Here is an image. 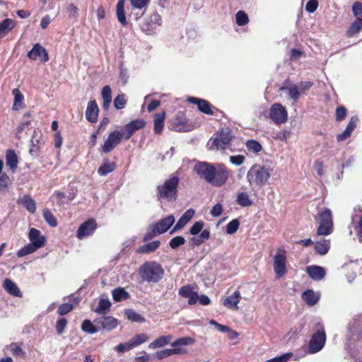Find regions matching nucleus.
I'll list each match as a JSON object with an SVG mask.
<instances>
[{
    "mask_svg": "<svg viewBox=\"0 0 362 362\" xmlns=\"http://www.w3.org/2000/svg\"><path fill=\"white\" fill-rule=\"evenodd\" d=\"M194 172L199 178L215 187L224 185L229 177L228 171L223 165L217 167L207 162H198L194 167Z\"/></svg>",
    "mask_w": 362,
    "mask_h": 362,
    "instance_id": "obj_1",
    "label": "nucleus"
},
{
    "mask_svg": "<svg viewBox=\"0 0 362 362\" xmlns=\"http://www.w3.org/2000/svg\"><path fill=\"white\" fill-rule=\"evenodd\" d=\"M112 303L107 298L100 297L98 305L92 310L99 317L95 320V322L102 326L103 329L111 330L113 328V316L110 313Z\"/></svg>",
    "mask_w": 362,
    "mask_h": 362,
    "instance_id": "obj_2",
    "label": "nucleus"
},
{
    "mask_svg": "<svg viewBox=\"0 0 362 362\" xmlns=\"http://www.w3.org/2000/svg\"><path fill=\"white\" fill-rule=\"evenodd\" d=\"M180 179L173 176L167 179L161 185L157 186L156 197L160 201L175 202L177 197V188Z\"/></svg>",
    "mask_w": 362,
    "mask_h": 362,
    "instance_id": "obj_3",
    "label": "nucleus"
},
{
    "mask_svg": "<svg viewBox=\"0 0 362 362\" xmlns=\"http://www.w3.org/2000/svg\"><path fill=\"white\" fill-rule=\"evenodd\" d=\"M139 274L144 281L158 283L163 277L164 269L157 262H146L139 267Z\"/></svg>",
    "mask_w": 362,
    "mask_h": 362,
    "instance_id": "obj_4",
    "label": "nucleus"
},
{
    "mask_svg": "<svg viewBox=\"0 0 362 362\" xmlns=\"http://www.w3.org/2000/svg\"><path fill=\"white\" fill-rule=\"evenodd\" d=\"M195 340L190 337H180L170 344L173 349H166L158 351L154 354V357L158 360L170 357L173 355H181L187 353V349L182 346L192 345L194 344Z\"/></svg>",
    "mask_w": 362,
    "mask_h": 362,
    "instance_id": "obj_5",
    "label": "nucleus"
},
{
    "mask_svg": "<svg viewBox=\"0 0 362 362\" xmlns=\"http://www.w3.org/2000/svg\"><path fill=\"white\" fill-rule=\"evenodd\" d=\"M270 178L269 168L259 165H252L247 173V180L251 187H263Z\"/></svg>",
    "mask_w": 362,
    "mask_h": 362,
    "instance_id": "obj_6",
    "label": "nucleus"
},
{
    "mask_svg": "<svg viewBox=\"0 0 362 362\" xmlns=\"http://www.w3.org/2000/svg\"><path fill=\"white\" fill-rule=\"evenodd\" d=\"M317 331L312 336L308 344V353L315 354L322 349L326 341L324 325L321 321L316 323Z\"/></svg>",
    "mask_w": 362,
    "mask_h": 362,
    "instance_id": "obj_7",
    "label": "nucleus"
},
{
    "mask_svg": "<svg viewBox=\"0 0 362 362\" xmlns=\"http://www.w3.org/2000/svg\"><path fill=\"white\" fill-rule=\"evenodd\" d=\"M319 226L317 235L327 236L333 232V220L332 211L329 209H325L317 214Z\"/></svg>",
    "mask_w": 362,
    "mask_h": 362,
    "instance_id": "obj_8",
    "label": "nucleus"
},
{
    "mask_svg": "<svg viewBox=\"0 0 362 362\" xmlns=\"http://www.w3.org/2000/svg\"><path fill=\"white\" fill-rule=\"evenodd\" d=\"M233 135L230 129L221 130L217 132L214 138H211L208 146L210 149H226L228 147L232 140Z\"/></svg>",
    "mask_w": 362,
    "mask_h": 362,
    "instance_id": "obj_9",
    "label": "nucleus"
},
{
    "mask_svg": "<svg viewBox=\"0 0 362 362\" xmlns=\"http://www.w3.org/2000/svg\"><path fill=\"white\" fill-rule=\"evenodd\" d=\"M268 114L269 118L276 124H284L288 120L287 110L281 103L273 104Z\"/></svg>",
    "mask_w": 362,
    "mask_h": 362,
    "instance_id": "obj_10",
    "label": "nucleus"
},
{
    "mask_svg": "<svg viewBox=\"0 0 362 362\" xmlns=\"http://www.w3.org/2000/svg\"><path fill=\"white\" fill-rule=\"evenodd\" d=\"M161 25V16L158 13H153L144 20L141 24V29L146 35H153Z\"/></svg>",
    "mask_w": 362,
    "mask_h": 362,
    "instance_id": "obj_11",
    "label": "nucleus"
},
{
    "mask_svg": "<svg viewBox=\"0 0 362 362\" xmlns=\"http://www.w3.org/2000/svg\"><path fill=\"white\" fill-rule=\"evenodd\" d=\"M274 270L277 278H281L286 272V250L279 247L274 257Z\"/></svg>",
    "mask_w": 362,
    "mask_h": 362,
    "instance_id": "obj_12",
    "label": "nucleus"
},
{
    "mask_svg": "<svg viewBox=\"0 0 362 362\" xmlns=\"http://www.w3.org/2000/svg\"><path fill=\"white\" fill-rule=\"evenodd\" d=\"M98 227L95 219L90 218L83 222L76 231V237L79 240H83L93 235Z\"/></svg>",
    "mask_w": 362,
    "mask_h": 362,
    "instance_id": "obj_13",
    "label": "nucleus"
},
{
    "mask_svg": "<svg viewBox=\"0 0 362 362\" xmlns=\"http://www.w3.org/2000/svg\"><path fill=\"white\" fill-rule=\"evenodd\" d=\"M27 57L33 61H40L42 63H45L49 61V55L45 49L39 43H35L30 51L27 54Z\"/></svg>",
    "mask_w": 362,
    "mask_h": 362,
    "instance_id": "obj_14",
    "label": "nucleus"
},
{
    "mask_svg": "<svg viewBox=\"0 0 362 362\" xmlns=\"http://www.w3.org/2000/svg\"><path fill=\"white\" fill-rule=\"evenodd\" d=\"M280 90L285 91L287 93L288 98L293 100V103H296L300 97V91L298 85L291 83L288 79H286L283 82Z\"/></svg>",
    "mask_w": 362,
    "mask_h": 362,
    "instance_id": "obj_15",
    "label": "nucleus"
},
{
    "mask_svg": "<svg viewBox=\"0 0 362 362\" xmlns=\"http://www.w3.org/2000/svg\"><path fill=\"white\" fill-rule=\"evenodd\" d=\"M170 128L176 132H189V125L187 124V120L182 113H179L170 123Z\"/></svg>",
    "mask_w": 362,
    "mask_h": 362,
    "instance_id": "obj_16",
    "label": "nucleus"
},
{
    "mask_svg": "<svg viewBox=\"0 0 362 362\" xmlns=\"http://www.w3.org/2000/svg\"><path fill=\"white\" fill-rule=\"evenodd\" d=\"M145 121L141 119H134L128 123L124 127V139L128 140L131 138L133 134L142 129L145 126Z\"/></svg>",
    "mask_w": 362,
    "mask_h": 362,
    "instance_id": "obj_17",
    "label": "nucleus"
},
{
    "mask_svg": "<svg viewBox=\"0 0 362 362\" xmlns=\"http://www.w3.org/2000/svg\"><path fill=\"white\" fill-rule=\"evenodd\" d=\"M187 101L189 103L197 105V108L200 112L209 115H214V112L211 108V104L207 100L194 97H189L187 98Z\"/></svg>",
    "mask_w": 362,
    "mask_h": 362,
    "instance_id": "obj_18",
    "label": "nucleus"
},
{
    "mask_svg": "<svg viewBox=\"0 0 362 362\" xmlns=\"http://www.w3.org/2000/svg\"><path fill=\"white\" fill-rule=\"evenodd\" d=\"M178 293L182 298H188V303L189 305H194L198 300V295L193 291L190 285L182 286L179 289Z\"/></svg>",
    "mask_w": 362,
    "mask_h": 362,
    "instance_id": "obj_19",
    "label": "nucleus"
},
{
    "mask_svg": "<svg viewBox=\"0 0 362 362\" xmlns=\"http://www.w3.org/2000/svg\"><path fill=\"white\" fill-rule=\"evenodd\" d=\"M240 300L241 296L240 291H235L223 300V305L230 310H238V303L240 302Z\"/></svg>",
    "mask_w": 362,
    "mask_h": 362,
    "instance_id": "obj_20",
    "label": "nucleus"
},
{
    "mask_svg": "<svg viewBox=\"0 0 362 362\" xmlns=\"http://www.w3.org/2000/svg\"><path fill=\"white\" fill-rule=\"evenodd\" d=\"M195 211L193 209H187L179 218L170 233L173 234L175 231L182 228L194 216Z\"/></svg>",
    "mask_w": 362,
    "mask_h": 362,
    "instance_id": "obj_21",
    "label": "nucleus"
},
{
    "mask_svg": "<svg viewBox=\"0 0 362 362\" xmlns=\"http://www.w3.org/2000/svg\"><path fill=\"white\" fill-rule=\"evenodd\" d=\"M99 108L95 100L88 102L86 110V118L90 123H95L98 121Z\"/></svg>",
    "mask_w": 362,
    "mask_h": 362,
    "instance_id": "obj_22",
    "label": "nucleus"
},
{
    "mask_svg": "<svg viewBox=\"0 0 362 362\" xmlns=\"http://www.w3.org/2000/svg\"><path fill=\"white\" fill-rule=\"evenodd\" d=\"M306 272L314 281L323 279L326 274L325 269L320 266L310 265L306 267Z\"/></svg>",
    "mask_w": 362,
    "mask_h": 362,
    "instance_id": "obj_23",
    "label": "nucleus"
},
{
    "mask_svg": "<svg viewBox=\"0 0 362 362\" xmlns=\"http://www.w3.org/2000/svg\"><path fill=\"white\" fill-rule=\"evenodd\" d=\"M175 223V217L173 215H169L164 218L160 220L158 223L153 224L158 234L165 233Z\"/></svg>",
    "mask_w": 362,
    "mask_h": 362,
    "instance_id": "obj_24",
    "label": "nucleus"
},
{
    "mask_svg": "<svg viewBox=\"0 0 362 362\" xmlns=\"http://www.w3.org/2000/svg\"><path fill=\"white\" fill-rule=\"evenodd\" d=\"M358 119L356 117H352L349 120L345 130L339 134L337 136L338 141H342L348 139L352 134L353 131L356 129Z\"/></svg>",
    "mask_w": 362,
    "mask_h": 362,
    "instance_id": "obj_25",
    "label": "nucleus"
},
{
    "mask_svg": "<svg viewBox=\"0 0 362 362\" xmlns=\"http://www.w3.org/2000/svg\"><path fill=\"white\" fill-rule=\"evenodd\" d=\"M28 239L30 243H35L41 247H44L46 243L45 237L41 234L39 230L34 228L30 229Z\"/></svg>",
    "mask_w": 362,
    "mask_h": 362,
    "instance_id": "obj_26",
    "label": "nucleus"
},
{
    "mask_svg": "<svg viewBox=\"0 0 362 362\" xmlns=\"http://www.w3.org/2000/svg\"><path fill=\"white\" fill-rule=\"evenodd\" d=\"M3 287L5 291L11 296L21 297L22 293L17 285L9 279H6L3 282Z\"/></svg>",
    "mask_w": 362,
    "mask_h": 362,
    "instance_id": "obj_27",
    "label": "nucleus"
},
{
    "mask_svg": "<svg viewBox=\"0 0 362 362\" xmlns=\"http://www.w3.org/2000/svg\"><path fill=\"white\" fill-rule=\"evenodd\" d=\"M302 298L308 305L313 306L318 302L320 295L313 290L308 289L303 293Z\"/></svg>",
    "mask_w": 362,
    "mask_h": 362,
    "instance_id": "obj_28",
    "label": "nucleus"
},
{
    "mask_svg": "<svg viewBox=\"0 0 362 362\" xmlns=\"http://www.w3.org/2000/svg\"><path fill=\"white\" fill-rule=\"evenodd\" d=\"M101 329H103L102 326L95 323V321L92 322L89 320H84L81 324V329L88 334H95Z\"/></svg>",
    "mask_w": 362,
    "mask_h": 362,
    "instance_id": "obj_29",
    "label": "nucleus"
},
{
    "mask_svg": "<svg viewBox=\"0 0 362 362\" xmlns=\"http://www.w3.org/2000/svg\"><path fill=\"white\" fill-rule=\"evenodd\" d=\"M16 23L11 18H6L0 22V37H5L16 26Z\"/></svg>",
    "mask_w": 362,
    "mask_h": 362,
    "instance_id": "obj_30",
    "label": "nucleus"
},
{
    "mask_svg": "<svg viewBox=\"0 0 362 362\" xmlns=\"http://www.w3.org/2000/svg\"><path fill=\"white\" fill-rule=\"evenodd\" d=\"M18 156L13 150H8L6 155V164L13 172L18 167Z\"/></svg>",
    "mask_w": 362,
    "mask_h": 362,
    "instance_id": "obj_31",
    "label": "nucleus"
},
{
    "mask_svg": "<svg viewBox=\"0 0 362 362\" xmlns=\"http://www.w3.org/2000/svg\"><path fill=\"white\" fill-rule=\"evenodd\" d=\"M101 96L103 98V108L107 110L110 108L112 102V89L110 86H105L103 88Z\"/></svg>",
    "mask_w": 362,
    "mask_h": 362,
    "instance_id": "obj_32",
    "label": "nucleus"
},
{
    "mask_svg": "<svg viewBox=\"0 0 362 362\" xmlns=\"http://www.w3.org/2000/svg\"><path fill=\"white\" fill-rule=\"evenodd\" d=\"M330 249L329 240L322 239L315 243V250L320 255H325Z\"/></svg>",
    "mask_w": 362,
    "mask_h": 362,
    "instance_id": "obj_33",
    "label": "nucleus"
},
{
    "mask_svg": "<svg viewBox=\"0 0 362 362\" xmlns=\"http://www.w3.org/2000/svg\"><path fill=\"white\" fill-rule=\"evenodd\" d=\"M236 202L241 207H249L253 204V202L247 192H241L238 193Z\"/></svg>",
    "mask_w": 362,
    "mask_h": 362,
    "instance_id": "obj_34",
    "label": "nucleus"
},
{
    "mask_svg": "<svg viewBox=\"0 0 362 362\" xmlns=\"http://www.w3.org/2000/svg\"><path fill=\"white\" fill-rule=\"evenodd\" d=\"M172 339L173 337L171 335L160 336L150 343L148 348L153 349L163 347L168 344Z\"/></svg>",
    "mask_w": 362,
    "mask_h": 362,
    "instance_id": "obj_35",
    "label": "nucleus"
},
{
    "mask_svg": "<svg viewBox=\"0 0 362 362\" xmlns=\"http://www.w3.org/2000/svg\"><path fill=\"white\" fill-rule=\"evenodd\" d=\"M40 248H41V247L37 245L36 243L30 242L18 251L17 256L18 257H23L25 255L33 254Z\"/></svg>",
    "mask_w": 362,
    "mask_h": 362,
    "instance_id": "obj_36",
    "label": "nucleus"
},
{
    "mask_svg": "<svg viewBox=\"0 0 362 362\" xmlns=\"http://www.w3.org/2000/svg\"><path fill=\"white\" fill-rule=\"evenodd\" d=\"M18 203L22 204L29 212L33 214L36 211L35 202L30 196H23L20 198Z\"/></svg>",
    "mask_w": 362,
    "mask_h": 362,
    "instance_id": "obj_37",
    "label": "nucleus"
},
{
    "mask_svg": "<svg viewBox=\"0 0 362 362\" xmlns=\"http://www.w3.org/2000/svg\"><path fill=\"white\" fill-rule=\"evenodd\" d=\"M124 315L131 322L144 323L146 321L145 318L141 315L136 313L133 309L129 308L124 310Z\"/></svg>",
    "mask_w": 362,
    "mask_h": 362,
    "instance_id": "obj_38",
    "label": "nucleus"
},
{
    "mask_svg": "<svg viewBox=\"0 0 362 362\" xmlns=\"http://www.w3.org/2000/svg\"><path fill=\"white\" fill-rule=\"evenodd\" d=\"M117 18L122 25H126L127 22L124 13V0H119L116 9Z\"/></svg>",
    "mask_w": 362,
    "mask_h": 362,
    "instance_id": "obj_39",
    "label": "nucleus"
},
{
    "mask_svg": "<svg viewBox=\"0 0 362 362\" xmlns=\"http://www.w3.org/2000/svg\"><path fill=\"white\" fill-rule=\"evenodd\" d=\"M160 245L159 240H155L148 243L137 249V252L139 253H151L156 250Z\"/></svg>",
    "mask_w": 362,
    "mask_h": 362,
    "instance_id": "obj_40",
    "label": "nucleus"
},
{
    "mask_svg": "<svg viewBox=\"0 0 362 362\" xmlns=\"http://www.w3.org/2000/svg\"><path fill=\"white\" fill-rule=\"evenodd\" d=\"M209 238L210 231L207 229H205L202 231L199 236L196 237L195 235H194V237L190 239V243L194 245L199 246L206 240L209 239Z\"/></svg>",
    "mask_w": 362,
    "mask_h": 362,
    "instance_id": "obj_41",
    "label": "nucleus"
},
{
    "mask_svg": "<svg viewBox=\"0 0 362 362\" xmlns=\"http://www.w3.org/2000/svg\"><path fill=\"white\" fill-rule=\"evenodd\" d=\"M165 120V112L157 113L154 117V131L157 134H160L163 129Z\"/></svg>",
    "mask_w": 362,
    "mask_h": 362,
    "instance_id": "obj_42",
    "label": "nucleus"
},
{
    "mask_svg": "<svg viewBox=\"0 0 362 362\" xmlns=\"http://www.w3.org/2000/svg\"><path fill=\"white\" fill-rule=\"evenodd\" d=\"M362 29V18H356L346 32L348 37H352Z\"/></svg>",
    "mask_w": 362,
    "mask_h": 362,
    "instance_id": "obj_43",
    "label": "nucleus"
},
{
    "mask_svg": "<svg viewBox=\"0 0 362 362\" xmlns=\"http://www.w3.org/2000/svg\"><path fill=\"white\" fill-rule=\"evenodd\" d=\"M12 93L14 95L13 109L18 110L19 107H22L24 97L18 88H14Z\"/></svg>",
    "mask_w": 362,
    "mask_h": 362,
    "instance_id": "obj_44",
    "label": "nucleus"
},
{
    "mask_svg": "<svg viewBox=\"0 0 362 362\" xmlns=\"http://www.w3.org/2000/svg\"><path fill=\"white\" fill-rule=\"evenodd\" d=\"M130 296L124 288H115L114 291V300L115 302L121 301L129 298Z\"/></svg>",
    "mask_w": 362,
    "mask_h": 362,
    "instance_id": "obj_45",
    "label": "nucleus"
},
{
    "mask_svg": "<svg viewBox=\"0 0 362 362\" xmlns=\"http://www.w3.org/2000/svg\"><path fill=\"white\" fill-rule=\"evenodd\" d=\"M247 149L254 153L260 152L262 149V145L256 140L250 139L245 144Z\"/></svg>",
    "mask_w": 362,
    "mask_h": 362,
    "instance_id": "obj_46",
    "label": "nucleus"
},
{
    "mask_svg": "<svg viewBox=\"0 0 362 362\" xmlns=\"http://www.w3.org/2000/svg\"><path fill=\"white\" fill-rule=\"evenodd\" d=\"M148 339V336L145 333H141L134 336L131 339H129V341L134 348L147 341Z\"/></svg>",
    "mask_w": 362,
    "mask_h": 362,
    "instance_id": "obj_47",
    "label": "nucleus"
},
{
    "mask_svg": "<svg viewBox=\"0 0 362 362\" xmlns=\"http://www.w3.org/2000/svg\"><path fill=\"white\" fill-rule=\"evenodd\" d=\"M113 171V164L109 160H105L104 163L99 167L98 173L100 176H105Z\"/></svg>",
    "mask_w": 362,
    "mask_h": 362,
    "instance_id": "obj_48",
    "label": "nucleus"
},
{
    "mask_svg": "<svg viewBox=\"0 0 362 362\" xmlns=\"http://www.w3.org/2000/svg\"><path fill=\"white\" fill-rule=\"evenodd\" d=\"M127 103V98L126 95L122 93L119 94L115 98V109L122 110L124 109Z\"/></svg>",
    "mask_w": 362,
    "mask_h": 362,
    "instance_id": "obj_49",
    "label": "nucleus"
},
{
    "mask_svg": "<svg viewBox=\"0 0 362 362\" xmlns=\"http://www.w3.org/2000/svg\"><path fill=\"white\" fill-rule=\"evenodd\" d=\"M43 217L45 221L52 227H56L57 226V221L51 211L47 209L43 210Z\"/></svg>",
    "mask_w": 362,
    "mask_h": 362,
    "instance_id": "obj_50",
    "label": "nucleus"
},
{
    "mask_svg": "<svg viewBox=\"0 0 362 362\" xmlns=\"http://www.w3.org/2000/svg\"><path fill=\"white\" fill-rule=\"evenodd\" d=\"M235 21L239 26H243L248 23L249 18L245 11H239L235 14Z\"/></svg>",
    "mask_w": 362,
    "mask_h": 362,
    "instance_id": "obj_51",
    "label": "nucleus"
},
{
    "mask_svg": "<svg viewBox=\"0 0 362 362\" xmlns=\"http://www.w3.org/2000/svg\"><path fill=\"white\" fill-rule=\"evenodd\" d=\"M113 149V132H110L107 139L101 147V151L107 153Z\"/></svg>",
    "mask_w": 362,
    "mask_h": 362,
    "instance_id": "obj_52",
    "label": "nucleus"
},
{
    "mask_svg": "<svg viewBox=\"0 0 362 362\" xmlns=\"http://www.w3.org/2000/svg\"><path fill=\"white\" fill-rule=\"evenodd\" d=\"M240 226V222L237 218L230 221L226 226V231L228 234L232 235L235 233Z\"/></svg>",
    "mask_w": 362,
    "mask_h": 362,
    "instance_id": "obj_53",
    "label": "nucleus"
},
{
    "mask_svg": "<svg viewBox=\"0 0 362 362\" xmlns=\"http://www.w3.org/2000/svg\"><path fill=\"white\" fill-rule=\"evenodd\" d=\"M185 243V239L184 237L178 235L173 238L170 242L169 245L172 249H177L180 246L184 245Z\"/></svg>",
    "mask_w": 362,
    "mask_h": 362,
    "instance_id": "obj_54",
    "label": "nucleus"
},
{
    "mask_svg": "<svg viewBox=\"0 0 362 362\" xmlns=\"http://www.w3.org/2000/svg\"><path fill=\"white\" fill-rule=\"evenodd\" d=\"M292 357V353H285L281 356L267 360L265 362H288Z\"/></svg>",
    "mask_w": 362,
    "mask_h": 362,
    "instance_id": "obj_55",
    "label": "nucleus"
},
{
    "mask_svg": "<svg viewBox=\"0 0 362 362\" xmlns=\"http://www.w3.org/2000/svg\"><path fill=\"white\" fill-rule=\"evenodd\" d=\"M204 226V223L201 221H196L190 228L189 233L192 235H198L199 233H202L203 230V228Z\"/></svg>",
    "mask_w": 362,
    "mask_h": 362,
    "instance_id": "obj_56",
    "label": "nucleus"
},
{
    "mask_svg": "<svg viewBox=\"0 0 362 362\" xmlns=\"http://www.w3.org/2000/svg\"><path fill=\"white\" fill-rule=\"evenodd\" d=\"M156 235H159L157 232V228H156L153 224H151L148 226L147 231L144 236V241L151 240Z\"/></svg>",
    "mask_w": 362,
    "mask_h": 362,
    "instance_id": "obj_57",
    "label": "nucleus"
},
{
    "mask_svg": "<svg viewBox=\"0 0 362 362\" xmlns=\"http://www.w3.org/2000/svg\"><path fill=\"white\" fill-rule=\"evenodd\" d=\"M150 0H130L132 7L139 10L146 8Z\"/></svg>",
    "mask_w": 362,
    "mask_h": 362,
    "instance_id": "obj_58",
    "label": "nucleus"
},
{
    "mask_svg": "<svg viewBox=\"0 0 362 362\" xmlns=\"http://www.w3.org/2000/svg\"><path fill=\"white\" fill-rule=\"evenodd\" d=\"M73 308L74 305L72 303H63L61 305H59L57 313L60 315H64L71 312L73 310Z\"/></svg>",
    "mask_w": 362,
    "mask_h": 362,
    "instance_id": "obj_59",
    "label": "nucleus"
},
{
    "mask_svg": "<svg viewBox=\"0 0 362 362\" xmlns=\"http://www.w3.org/2000/svg\"><path fill=\"white\" fill-rule=\"evenodd\" d=\"M40 149V141L38 139H35V135L31 139V146L30 148V153L32 156H35Z\"/></svg>",
    "mask_w": 362,
    "mask_h": 362,
    "instance_id": "obj_60",
    "label": "nucleus"
},
{
    "mask_svg": "<svg viewBox=\"0 0 362 362\" xmlns=\"http://www.w3.org/2000/svg\"><path fill=\"white\" fill-rule=\"evenodd\" d=\"M132 349H134V347L129 340L125 343L119 344L116 348L117 351L119 353H124Z\"/></svg>",
    "mask_w": 362,
    "mask_h": 362,
    "instance_id": "obj_61",
    "label": "nucleus"
},
{
    "mask_svg": "<svg viewBox=\"0 0 362 362\" xmlns=\"http://www.w3.org/2000/svg\"><path fill=\"white\" fill-rule=\"evenodd\" d=\"M317 0H309L305 5V10L307 12L312 13L317 10Z\"/></svg>",
    "mask_w": 362,
    "mask_h": 362,
    "instance_id": "obj_62",
    "label": "nucleus"
},
{
    "mask_svg": "<svg viewBox=\"0 0 362 362\" xmlns=\"http://www.w3.org/2000/svg\"><path fill=\"white\" fill-rule=\"evenodd\" d=\"M67 325V320L65 318L59 319L56 324V330L57 334H62Z\"/></svg>",
    "mask_w": 362,
    "mask_h": 362,
    "instance_id": "obj_63",
    "label": "nucleus"
},
{
    "mask_svg": "<svg viewBox=\"0 0 362 362\" xmlns=\"http://www.w3.org/2000/svg\"><path fill=\"white\" fill-rule=\"evenodd\" d=\"M352 11L354 15L358 18L362 17V3L359 1H356L354 4L352 6Z\"/></svg>",
    "mask_w": 362,
    "mask_h": 362,
    "instance_id": "obj_64",
    "label": "nucleus"
}]
</instances>
